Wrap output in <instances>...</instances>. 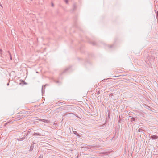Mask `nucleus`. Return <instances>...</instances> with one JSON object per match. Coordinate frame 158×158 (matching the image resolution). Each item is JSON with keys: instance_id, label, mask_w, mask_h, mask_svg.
<instances>
[{"instance_id": "1", "label": "nucleus", "mask_w": 158, "mask_h": 158, "mask_svg": "<svg viewBox=\"0 0 158 158\" xmlns=\"http://www.w3.org/2000/svg\"><path fill=\"white\" fill-rule=\"evenodd\" d=\"M148 59L151 63L155 59V57L152 55H149L148 57Z\"/></svg>"}, {"instance_id": "2", "label": "nucleus", "mask_w": 158, "mask_h": 158, "mask_svg": "<svg viewBox=\"0 0 158 158\" xmlns=\"http://www.w3.org/2000/svg\"><path fill=\"white\" fill-rule=\"evenodd\" d=\"M150 138L152 139H156L158 138V137L156 135H153L150 136Z\"/></svg>"}, {"instance_id": "3", "label": "nucleus", "mask_w": 158, "mask_h": 158, "mask_svg": "<svg viewBox=\"0 0 158 158\" xmlns=\"http://www.w3.org/2000/svg\"><path fill=\"white\" fill-rule=\"evenodd\" d=\"M33 135H38V136H41L42 135L39 133H34L33 134Z\"/></svg>"}, {"instance_id": "4", "label": "nucleus", "mask_w": 158, "mask_h": 158, "mask_svg": "<svg viewBox=\"0 0 158 158\" xmlns=\"http://www.w3.org/2000/svg\"><path fill=\"white\" fill-rule=\"evenodd\" d=\"M66 106H62L60 107V108L61 109H66Z\"/></svg>"}, {"instance_id": "5", "label": "nucleus", "mask_w": 158, "mask_h": 158, "mask_svg": "<svg viewBox=\"0 0 158 158\" xmlns=\"http://www.w3.org/2000/svg\"><path fill=\"white\" fill-rule=\"evenodd\" d=\"M73 133L77 136H80L77 133V131H73Z\"/></svg>"}, {"instance_id": "6", "label": "nucleus", "mask_w": 158, "mask_h": 158, "mask_svg": "<svg viewBox=\"0 0 158 158\" xmlns=\"http://www.w3.org/2000/svg\"><path fill=\"white\" fill-rule=\"evenodd\" d=\"M69 69V68H66L64 71V72L62 73H63L65 72H66Z\"/></svg>"}, {"instance_id": "7", "label": "nucleus", "mask_w": 158, "mask_h": 158, "mask_svg": "<svg viewBox=\"0 0 158 158\" xmlns=\"http://www.w3.org/2000/svg\"><path fill=\"white\" fill-rule=\"evenodd\" d=\"M47 85V84H46L44 85V86H43L42 87V93H43V88H44V89H45V86Z\"/></svg>"}, {"instance_id": "8", "label": "nucleus", "mask_w": 158, "mask_h": 158, "mask_svg": "<svg viewBox=\"0 0 158 158\" xmlns=\"http://www.w3.org/2000/svg\"><path fill=\"white\" fill-rule=\"evenodd\" d=\"M25 137H22V138H20V139H18V141H21L23 140V139H25Z\"/></svg>"}, {"instance_id": "9", "label": "nucleus", "mask_w": 158, "mask_h": 158, "mask_svg": "<svg viewBox=\"0 0 158 158\" xmlns=\"http://www.w3.org/2000/svg\"><path fill=\"white\" fill-rule=\"evenodd\" d=\"M96 147V146H95L94 145H91V146H90V147L91 148H94V147Z\"/></svg>"}, {"instance_id": "10", "label": "nucleus", "mask_w": 158, "mask_h": 158, "mask_svg": "<svg viewBox=\"0 0 158 158\" xmlns=\"http://www.w3.org/2000/svg\"><path fill=\"white\" fill-rule=\"evenodd\" d=\"M135 120V118H134L133 117L132 118L131 120V121H133Z\"/></svg>"}, {"instance_id": "11", "label": "nucleus", "mask_w": 158, "mask_h": 158, "mask_svg": "<svg viewBox=\"0 0 158 158\" xmlns=\"http://www.w3.org/2000/svg\"><path fill=\"white\" fill-rule=\"evenodd\" d=\"M65 2L66 4H67L68 3V0H65Z\"/></svg>"}, {"instance_id": "12", "label": "nucleus", "mask_w": 158, "mask_h": 158, "mask_svg": "<svg viewBox=\"0 0 158 158\" xmlns=\"http://www.w3.org/2000/svg\"><path fill=\"white\" fill-rule=\"evenodd\" d=\"M32 147H32V145H31V148H30V150H32V149H33Z\"/></svg>"}, {"instance_id": "13", "label": "nucleus", "mask_w": 158, "mask_h": 158, "mask_svg": "<svg viewBox=\"0 0 158 158\" xmlns=\"http://www.w3.org/2000/svg\"><path fill=\"white\" fill-rule=\"evenodd\" d=\"M92 44L93 45H95L96 44V43L95 42H93L92 43Z\"/></svg>"}, {"instance_id": "14", "label": "nucleus", "mask_w": 158, "mask_h": 158, "mask_svg": "<svg viewBox=\"0 0 158 158\" xmlns=\"http://www.w3.org/2000/svg\"><path fill=\"white\" fill-rule=\"evenodd\" d=\"M9 123V122H7V123H5V126H6V125H7Z\"/></svg>"}, {"instance_id": "15", "label": "nucleus", "mask_w": 158, "mask_h": 158, "mask_svg": "<svg viewBox=\"0 0 158 158\" xmlns=\"http://www.w3.org/2000/svg\"><path fill=\"white\" fill-rule=\"evenodd\" d=\"M51 5H52V7L54 6V4L53 3H52Z\"/></svg>"}, {"instance_id": "16", "label": "nucleus", "mask_w": 158, "mask_h": 158, "mask_svg": "<svg viewBox=\"0 0 158 158\" xmlns=\"http://www.w3.org/2000/svg\"><path fill=\"white\" fill-rule=\"evenodd\" d=\"M73 6L74 8H76V6L75 4H74L73 5Z\"/></svg>"}, {"instance_id": "17", "label": "nucleus", "mask_w": 158, "mask_h": 158, "mask_svg": "<svg viewBox=\"0 0 158 158\" xmlns=\"http://www.w3.org/2000/svg\"><path fill=\"white\" fill-rule=\"evenodd\" d=\"M100 94V92L99 91H98V92H97V94L98 95L99 94Z\"/></svg>"}, {"instance_id": "18", "label": "nucleus", "mask_w": 158, "mask_h": 158, "mask_svg": "<svg viewBox=\"0 0 158 158\" xmlns=\"http://www.w3.org/2000/svg\"><path fill=\"white\" fill-rule=\"evenodd\" d=\"M157 19H158V14H157Z\"/></svg>"}, {"instance_id": "19", "label": "nucleus", "mask_w": 158, "mask_h": 158, "mask_svg": "<svg viewBox=\"0 0 158 158\" xmlns=\"http://www.w3.org/2000/svg\"><path fill=\"white\" fill-rule=\"evenodd\" d=\"M42 157L40 155V156H39V158H41Z\"/></svg>"}, {"instance_id": "20", "label": "nucleus", "mask_w": 158, "mask_h": 158, "mask_svg": "<svg viewBox=\"0 0 158 158\" xmlns=\"http://www.w3.org/2000/svg\"><path fill=\"white\" fill-rule=\"evenodd\" d=\"M0 6L2 7V5L1 4H0Z\"/></svg>"}, {"instance_id": "21", "label": "nucleus", "mask_w": 158, "mask_h": 158, "mask_svg": "<svg viewBox=\"0 0 158 158\" xmlns=\"http://www.w3.org/2000/svg\"><path fill=\"white\" fill-rule=\"evenodd\" d=\"M106 153V152H104V153H103V154H105Z\"/></svg>"}, {"instance_id": "22", "label": "nucleus", "mask_w": 158, "mask_h": 158, "mask_svg": "<svg viewBox=\"0 0 158 158\" xmlns=\"http://www.w3.org/2000/svg\"><path fill=\"white\" fill-rule=\"evenodd\" d=\"M111 95V96L113 95L112 94H111L110 95V96Z\"/></svg>"}, {"instance_id": "23", "label": "nucleus", "mask_w": 158, "mask_h": 158, "mask_svg": "<svg viewBox=\"0 0 158 158\" xmlns=\"http://www.w3.org/2000/svg\"><path fill=\"white\" fill-rule=\"evenodd\" d=\"M23 81L24 82L25 84H26V83L24 81Z\"/></svg>"}, {"instance_id": "24", "label": "nucleus", "mask_w": 158, "mask_h": 158, "mask_svg": "<svg viewBox=\"0 0 158 158\" xmlns=\"http://www.w3.org/2000/svg\"><path fill=\"white\" fill-rule=\"evenodd\" d=\"M9 83H7V85H9Z\"/></svg>"}, {"instance_id": "25", "label": "nucleus", "mask_w": 158, "mask_h": 158, "mask_svg": "<svg viewBox=\"0 0 158 158\" xmlns=\"http://www.w3.org/2000/svg\"><path fill=\"white\" fill-rule=\"evenodd\" d=\"M0 51H2V50H1V49H0Z\"/></svg>"}, {"instance_id": "26", "label": "nucleus", "mask_w": 158, "mask_h": 158, "mask_svg": "<svg viewBox=\"0 0 158 158\" xmlns=\"http://www.w3.org/2000/svg\"><path fill=\"white\" fill-rule=\"evenodd\" d=\"M28 134V133H27V134L26 135H27Z\"/></svg>"}]
</instances>
